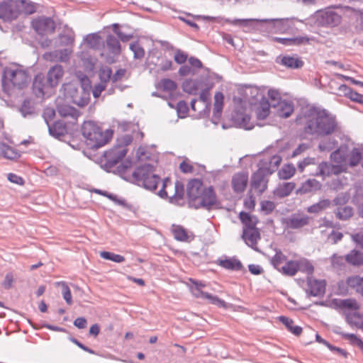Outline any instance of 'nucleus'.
<instances>
[{
    "instance_id": "obj_1",
    "label": "nucleus",
    "mask_w": 363,
    "mask_h": 363,
    "mask_svg": "<svg viewBox=\"0 0 363 363\" xmlns=\"http://www.w3.org/2000/svg\"><path fill=\"white\" fill-rule=\"evenodd\" d=\"M296 123L303 132L313 136H345L336 116L328 110L312 106L297 116Z\"/></svg>"
},
{
    "instance_id": "obj_2",
    "label": "nucleus",
    "mask_w": 363,
    "mask_h": 363,
    "mask_svg": "<svg viewBox=\"0 0 363 363\" xmlns=\"http://www.w3.org/2000/svg\"><path fill=\"white\" fill-rule=\"evenodd\" d=\"M363 147H354L349 152L347 147H340L330 155L333 164L322 162L319 164L320 174L323 177L337 175L345 172L348 167L357 166L362 158Z\"/></svg>"
},
{
    "instance_id": "obj_3",
    "label": "nucleus",
    "mask_w": 363,
    "mask_h": 363,
    "mask_svg": "<svg viewBox=\"0 0 363 363\" xmlns=\"http://www.w3.org/2000/svg\"><path fill=\"white\" fill-rule=\"evenodd\" d=\"M132 143L131 138H117L116 145L109 150L106 157L111 166L116 165L121 162L118 167V169L121 173H125L131 169L133 162L130 159L123 160L128 152V146Z\"/></svg>"
},
{
    "instance_id": "obj_4",
    "label": "nucleus",
    "mask_w": 363,
    "mask_h": 363,
    "mask_svg": "<svg viewBox=\"0 0 363 363\" xmlns=\"http://www.w3.org/2000/svg\"><path fill=\"white\" fill-rule=\"evenodd\" d=\"M29 82V75L26 70L19 67H6L2 72L1 84L3 91L9 93L13 89H23Z\"/></svg>"
},
{
    "instance_id": "obj_5",
    "label": "nucleus",
    "mask_w": 363,
    "mask_h": 363,
    "mask_svg": "<svg viewBox=\"0 0 363 363\" xmlns=\"http://www.w3.org/2000/svg\"><path fill=\"white\" fill-rule=\"evenodd\" d=\"M156 167L139 165L133 172V177L138 185H142L149 190H155L161 179L155 173Z\"/></svg>"
},
{
    "instance_id": "obj_6",
    "label": "nucleus",
    "mask_w": 363,
    "mask_h": 363,
    "mask_svg": "<svg viewBox=\"0 0 363 363\" xmlns=\"http://www.w3.org/2000/svg\"><path fill=\"white\" fill-rule=\"evenodd\" d=\"M160 153L155 145H140L135 150V158L139 165L156 167L159 161Z\"/></svg>"
},
{
    "instance_id": "obj_7",
    "label": "nucleus",
    "mask_w": 363,
    "mask_h": 363,
    "mask_svg": "<svg viewBox=\"0 0 363 363\" xmlns=\"http://www.w3.org/2000/svg\"><path fill=\"white\" fill-rule=\"evenodd\" d=\"M65 96L70 101L80 107H84L89 102V93L82 86L69 83L65 85Z\"/></svg>"
},
{
    "instance_id": "obj_8",
    "label": "nucleus",
    "mask_w": 363,
    "mask_h": 363,
    "mask_svg": "<svg viewBox=\"0 0 363 363\" xmlns=\"http://www.w3.org/2000/svg\"><path fill=\"white\" fill-rule=\"evenodd\" d=\"M184 193V187L182 182H176L173 184L170 179H167L163 181L162 188L159 194L161 197L177 200L182 198Z\"/></svg>"
},
{
    "instance_id": "obj_9",
    "label": "nucleus",
    "mask_w": 363,
    "mask_h": 363,
    "mask_svg": "<svg viewBox=\"0 0 363 363\" xmlns=\"http://www.w3.org/2000/svg\"><path fill=\"white\" fill-rule=\"evenodd\" d=\"M349 288L363 296V277L357 275L351 276L347 277L345 281H340L337 283V293L340 295L347 294Z\"/></svg>"
},
{
    "instance_id": "obj_10",
    "label": "nucleus",
    "mask_w": 363,
    "mask_h": 363,
    "mask_svg": "<svg viewBox=\"0 0 363 363\" xmlns=\"http://www.w3.org/2000/svg\"><path fill=\"white\" fill-rule=\"evenodd\" d=\"M19 14L20 9L15 0H8L0 4V19L11 21L16 19Z\"/></svg>"
},
{
    "instance_id": "obj_11",
    "label": "nucleus",
    "mask_w": 363,
    "mask_h": 363,
    "mask_svg": "<svg viewBox=\"0 0 363 363\" xmlns=\"http://www.w3.org/2000/svg\"><path fill=\"white\" fill-rule=\"evenodd\" d=\"M33 28L39 35H45L53 33L55 30L56 25L53 19L50 17L40 16L32 21Z\"/></svg>"
},
{
    "instance_id": "obj_12",
    "label": "nucleus",
    "mask_w": 363,
    "mask_h": 363,
    "mask_svg": "<svg viewBox=\"0 0 363 363\" xmlns=\"http://www.w3.org/2000/svg\"><path fill=\"white\" fill-rule=\"evenodd\" d=\"M341 16L332 10L320 11L317 16L318 25L325 27H335L341 22Z\"/></svg>"
},
{
    "instance_id": "obj_13",
    "label": "nucleus",
    "mask_w": 363,
    "mask_h": 363,
    "mask_svg": "<svg viewBox=\"0 0 363 363\" xmlns=\"http://www.w3.org/2000/svg\"><path fill=\"white\" fill-rule=\"evenodd\" d=\"M64 75V69L60 65H55L51 67L46 77L47 84L50 88L57 86Z\"/></svg>"
},
{
    "instance_id": "obj_14",
    "label": "nucleus",
    "mask_w": 363,
    "mask_h": 363,
    "mask_svg": "<svg viewBox=\"0 0 363 363\" xmlns=\"http://www.w3.org/2000/svg\"><path fill=\"white\" fill-rule=\"evenodd\" d=\"M232 121L238 128L251 130L253 128L250 123V116L240 110H235L232 113Z\"/></svg>"
},
{
    "instance_id": "obj_15",
    "label": "nucleus",
    "mask_w": 363,
    "mask_h": 363,
    "mask_svg": "<svg viewBox=\"0 0 363 363\" xmlns=\"http://www.w3.org/2000/svg\"><path fill=\"white\" fill-rule=\"evenodd\" d=\"M307 285V291L313 296H321L325 292L326 281L324 279H316L312 277H308Z\"/></svg>"
},
{
    "instance_id": "obj_16",
    "label": "nucleus",
    "mask_w": 363,
    "mask_h": 363,
    "mask_svg": "<svg viewBox=\"0 0 363 363\" xmlns=\"http://www.w3.org/2000/svg\"><path fill=\"white\" fill-rule=\"evenodd\" d=\"M248 184V173L238 172L235 174L231 180L232 188L236 194L242 193Z\"/></svg>"
},
{
    "instance_id": "obj_17",
    "label": "nucleus",
    "mask_w": 363,
    "mask_h": 363,
    "mask_svg": "<svg viewBox=\"0 0 363 363\" xmlns=\"http://www.w3.org/2000/svg\"><path fill=\"white\" fill-rule=\"evenodd\" d=\"M197 201L201 206L206 208L216 205L218 200L213 186H206Z\"/></svg>"
},
{
    "instance_id": "obj_18",
    "label": "nucleus",
    "mask_w": 363,
    "mask_h": 363,
    "mask_svg": "<svg viewBox=\"0 0 363 363\" xmlns=\"http://www.w3.org/2000/svg\"><path fill=\"white\" fill-rule=\"evenodd\" d=\"M206 187L200 179H191L187 185V195L189 198L193 201H196L201 197Z\"/></svg>"
},
{
    "instance_id": "obj_19",
    "label": "nucleus",
    "mask_w": 363,
    "mask_h": 363,
    "mask_svg": "<svg viewBox=\"0 0 363 363\" xmlns=\"http://www.w3.org/2000/svg\"><path fill=\"white\" fill-rule=\"evenodd\" d=\"M272 107L277 109L278 116L284 118H289L294 111V103L286 100L273 103Z\"/></svg>"
},
{
    "instance_id": "obj_20",
    "label": "nucleus",
    "mask_w": 363,
    "mask_h": 363,
    "mask_svg": "<svg viewBox=\"0 0 363 363\" xmlns=\"http://www.w3.org/2000/svg\"><path fill=\"white\" fill-rule=\"evenodd\" d=\"M268 179L265 177L263 170L258 169L252 176V187L262 194L267 189Z\"/></svg>"
},
{
    "instance_id": "obj_21",
    "label": "nucleus",
    "mask_w": 363,
    "mask_h": 363,
    "mask_svg": "<svg viewBox=\"0 0 363 363\" xmlns=\"http://www.w3.org/2000/svg\"><path fill=\"white\" fill-rule=\"evenodd\" d=\"M269 22V26L272 31L274 33H284L291 28V21L289 18H276L266 20Z\"/></svg>"
},
{
    "instance_id": "obj_22",
    "label": "nucleus",
    "mask_w": 363,
    "mask_h": 363,
    "mask_svg": "<svg viewBox=\"0 0 363 363\" xmlns=\"http://www.w3.org/2000/svg\"><path fill=\"white\" fill-rule=\"evenodd\" d=\"M194 296L196 298H201L208 299L212 304L217 305L223 308H228L229 305L223 300L219 298L216 296H213L207 292H204L202 289H191Z\"/></svg>"
},
{
    "instance_id": "obj_23",
    "label": "nucleus",
    "mask_w": 363,
    "mask_h": 363,
    "mask_svg": "<svg viewBox=\"0 0 363 363\" xmlns=\"http://www.w3.org/2000/svg\"><path fill=\"white\" fill-rule=\"evenodd\" d=\"M82 136H103L101 127L92 121H84L82 125Z\"/></svg>"
},
{
    "instance_id": "obj_24",
    "label": "nucleus",
    "mask_w": 363,
    "mask_h": 363,
    "mask_svg": "<svg viewBox=\"0 0 363 363\" xmlns=\"http://www.w3.org/2000/svg\"><path fill=\"white\" fill-rule=\"evenodd\" d=\"M48 88L50 87L47 84L45 75L42 73L38 74L35 77L33 82V91L35 95L38 98L43 97L45 95V89Z\"/></svg>"
},
{
    "instance_id": "obj_25",
    "label": "nucleus",
    "mask_w": 363,
    "mask_h": 363,
    "mask_svg": "<svg viewBox=\"0 0 363 363\" xmlns=\"http://www.w3.org/2000/svg\"><path fill=\"white\" fill-rule=\"evenodd\" d=\"M242 238L248 246L255 250L257 249V242L260 239V234L257 228H244Z\"/></svg>"
},
{
    "instance_id": "obj_26",
    "label": "nucleus",
    "mask_w": 363,
    "mask_h": 363,
    "mask_svg": "<svg viewBox=\"0 0 363 363\" xmlns=\"http://www.w3.org/2000/svg\"><path fill=\"white\" fill-rule=\"evenodd\" d=\"M223 100L224 95L222 92L218 91L215 94L213 113L211 118V121L214 124H218L221 118L223 108Z\"/></svg>"
},
{
    "instance_id": "obj_27",
    "label": "nucleus",
    "mask_w": 363,
    "mask_h": 363,
    "mask_svg": "<svg viewBox=\"0 0 363 363\" xmlns=\"http://www.w3.org/2000/svg\"><path fill=\"white\" fill-rule=\"evenodd\" d=\"M310 218L306 215L296 214L291 216L286 221L287 228L298 229L308 225Z\"/></svg>"
},
{
    "instance_id": "obj_28",
    "label": "nucleus",
    "mask_w": 363,
    "mask_h": 363,
    "mask_svg": "<svg viewBox=\"0 0 363 363\" xmlns=\"http://www.w3.org/2000/svg\"><path fill=\"white\" fill-rule=\"evenodd\" d=\"M277 62L290 69H300L304 65V62L301 58L289 55L279 57L277 60Z\"/></svg>"
},
{
    "instance_id": "obj_29",
    "label": "nucleus",
    "mask_w": 363,
    "mask_h": 363,
    "mask_svg": "<svg viewBox=\"0 0 363 363\" xmlns=\"http://www.w3.org/2000/svg\"><path fill=\"white\" fill-rule=\"evenodd\" d=\"M171 231L174 238L181 242H189L194 238L192 233L187 231L184 227L178 225H172Z\"/></svg>"
},
{
    "instance_id": "obj_30",
    "label": "nucleus",
    "mask_w": 363,
    "mask_h": 363,
    "mask_svg": "<svg viewBox=\"0 0 363 363\" xmlns=\"http://www.w3.org/2000/svg\"><path fill=\"white\" fill-rule=\"evenodd\" d=\"M0 156L9 160H16L21 157V152L6 143H0Z\"/></svg>"
},
{
    "instance_id": "obj_31",
    "label": "nucleus",
    "mask_w": 363,
    "mask_h": 363,
    "mask_svg": "<svg viewBox=\"0 0 363 363\" xmlns=\"http://www.w3.org/2000/svg\"><path fill=\"white\" fill-rule=\"evenodd\" d=\"M274 41L284 46H299L309 43L307 37L298 36L295 38H275Z\"/></svg>"
},
{
    "instance_id": "obj_32",
    "label": "nucleus",
    "mask_w": 363,
    "mask_h": 363,
    "mask_svg": "<svg viewBox=\"0 0 363 363\" xmlns=\"http://www.w3.org/2000/svg\"><path fill=\"white\" fill-rule=\"evenodd\" d=\"M270 104L269 100L266 97H262L258 106L256 108V116L257 120H264L267 118L270 113Z\"/></svg>"
},
{
    "instance_id": "obj_33",
    "label": "nucleus",
    "mask_w": 363,
    "mask_h": 363,
    "mask_svg": "<svg viewBox=\"0 0 363 363\" xmlns=\"http://www.w3.org/2000/svg\"><path fill=\"white\" fill-rule=\"evenodd\" d=\"M48 126L51 136H65L67 133V127L63 121H55L52 125L48 123Z\"/></svg>"
},
{
    "instance_id": "obj_34",
    "label": "nucleus",
    "mask_w": 363,
    "mask_h": 363,
    "mask_svg": "<svg viewBox=\"0 0 363 363\" xmlns=\"http://www.w3.org/2000/svg\"><path fill=\"white\" fill-rule=\"evenodd\" d=\"M334 304L342 310H350L357 311L359 309L360 306L357 301L354 298H347L343 300L335 299Z\"/></svg>"
},
{
    "instance_id": "obj_35",
    "label": "nucleus",
    "mask_w": 363,
    "mask_h": 363,
    "mask_svg": "<svg viewBox=\"0 0 363 363\" xmlns=\"http://www.w3.org/2000/svg\"><path fill=\"white\" fill-rule=\"evenodd\" d=\"M111 138H84V143L88 150H97L107 143Z\"/></svg>"
},
{
    "instance_id": "obj_36",
    "label": "nucleus",
    "mask_w": 363,
    "mask_h": 363,
    "mask_svg": "<svg viewBox=\"0 0 363 363\" xmlns=\"http://www.w3.org/2000/svg\"><path fill=\"white\" fill-rule=\"evenodd\" d=\"M106 43L109 52L114 55H119L121 52V46L117 37L112 34L106 36Z\"/></svg>"
},
{
    "instance_id": "obj_37",
    "label": "nucleus",
    "mask_w": 363,
    "mask_h": 363,
    "mask_svg": "<svg viewBox=\"0 0 363 363\" xmlns=\"http://www.w3.org/2000/svg\"><path fill=\"white\" fill-rule=\"evenodd\" d=\"M57 111L62 117L70 116L74 119H77L79 116V111L75 108L65 104H57Z\"/></svg>"
},
{
    "instance_id": "obj_38",
    "label": "nucleus",
    "mask_w": 363,
    "mask_h": 363,
    "mask_svg": "<svg viewBox=\"0 0 363 363\" xmlns=\"http://www.w3.org/2000/svg\"><path fill=\"white\" fill-rule=\"evenodd\" d=\"M296 184L294 182H285L279 184L274 190V194L280 198L288 196L294 190Z\"/></svg>"
},
{
    "instance_id": "obj_39",
    "label": "nucleus",
    "mask_w": 363,
    "mask_h": 363,
    "mask_svg": "<svg viewBox=\"0 0 363 363\" xmlns=\"http://www.w3.org/2000/svg\"><path fill=\"white\" fill-rule=\"evenodd\" d=\"M314 270V266L309 259L305 257H301L298 259V272L311 276Z\"/></svg>"
},
{
    "instance_id": "obj_40",
    "label": "nucleus",
    "mask_w": 363,
    "mask_h": 363,
    "mask_svg": "<svg viewBox=\"0 0 363 363\" xmlns=\"http://www.w3.org/2000/svg\"><path fill=\"white\" fill-rule=\"evenodd\" d=\"M282 274L289 277L295 276L298 272V259L286 262L279 271Z\"/></svg>"
},
{
    "instance_id": "obj_41",
    "label": "nucleus",
    "mask_w": 363,
    "mask_h": 363,
    "mask_svg": "<svg viewBox=\"0 0 363 363\" xmlns=\"http://www.w3.org/2000/svg\"><path fill=\"white\" fill-rule=\"evenodd\" d=\"M346 320L351 326L363 330V315L359 313H350L346 315Z\"/></svg>"
},
{
    "instance_id": "obj_42",
    "label": "nucleus",
    "mask_w": 363,
    "mask_h": 363,
    "mask_svg": "<svg viewBox=\"0 0 363 363\" xmlns=\"http://www.w3.org/2000/svg\"><path fill=\"white\" fill-rule=\"evenodd\" d=\"M157 88L163 91L173 92L177 89V84L172 79L164 78L157 83Z\"/></svg>"
},
{
    "instance_id": "obj_43",
    "label": "nucleus",
    "mask_w": 363,
    "mask_h": 363,
    "mask_svg": "<svg viewBox=\"0 0 363 363\" xmlns=\"http://www.w3.org/2000/svg\"><path fill=\"white\" fill-rule=\"evenodd\" d=\"M18 2L20 13L23 12L25 14H33L36 11V7L34 3L27 0H15Z\"/></svg>"
},
{
    "instance_id": "obj_44",
    "label": "nucleus",
    "mask_w": 363,
    "mask_h": 363,
    "mask_svg": "<svg viewBox=\"0 0 363 363\" xmlns=\"http://www.w3.org/2000/svg\"><path fill=\"white\" fill-rule=\"evenodd\" d=\"M346 261L355 266L363 264V253L357 250H352L345 257Z\"/></svg>"
},
{
    "instance_id": "obj_45",
    "label": "nucleus",
    "mask_w": 363,
    "mask_h": 363,
    "mask_svg": "<svg viewBox=\"0 0 363 363\" xmlns=\"http://www.w3.org/2000/svg\"><path fill=\"white\" fill-rule=\"evenodd\" d=\"M319 188L320 183L315 179H310L303 182L297 191L300 194H306Z\"/></svg>"
},
{
    "instance_id": "obj_46",
    "label": "nucleus",
    "mask_w": 363,
    "mask_h": 363,
    "mask_svg": "<svg viewBox=\"0 0 363 363\" xmlns=\"http://www.w3.org/2000/svg\"><path fill=\"white\" fill-rule=\"evenodd\" d=\"M336 218L341 220L350 219L354 214L353 208L350 206L338 207L335 211Z\"/></svg>"
},
{
    "instance_id": "obj_47",
    "label": "nucleus",
    "mask_w": 363,
    "mask_h": 363,
    "mask_svg": "<svg viewBox=\"0 0 363 363\" xmlns=\"http://www.w3.org/2000/svg\"><path fill=\"white\" fill-rule=\"evenodd\" d=\"M279 320L287 328V329L296 335H299L302 333V328L298 325H294L292 319L285 317L280 316Z\"/></svg>"
},
{
    "instance_id": "obj_48",
    "label": "nucleus",
    "mask_w": 363,
    "mask_h": 363,
    "mask_svg": "<svg viewBox=\"0 0 363 363\" xmlns=\"http://www.w3.org/2000/svg\"><path fill=\"white\" fill-rule=\"evenodd\" d=\"M296 173V168L291 164H284L278 172V176L281 179H289Z\"/></svg>"
},
{
    "instance_id": "obj_49",
    "label": "nucleus",
    "mask_w": 363,
    "mask_h": 363,
    "mask_svg": "<svg viewBox=\"0 0 363 363\" xmlns=\"http://www.w3.org/2000/svg\"><path fill=\"white\" fill-rule=\"evenodd\" d=\"M286 262V256L284 255L281 250L276 252L275 255L271 259V263L275 269L279 272L281 270L282 264Z\"/></svg>"
},
{
    "instance_id": "obj_50",
    "label": "nucleus",
    "mask_w": 363,
    "mask_h": 363,
    "mask_svg": "<svg viewBox=\"0 0 363 363\" xmlns=\"http://www.w3.org/2000/svg\"><path fill=\"white\" fill-rule=\"evenodd\" d=\"M339 334L342 339L349 341L350 344L359 347L360 350L363 348V341L356 335L344 332H340Z\"/></svg>"
},
{
    "instance_id": "obj_51",
    "label": "nucleus",
    "mask_w": 363,
    "mask_h": 363,
    "mask_svg": "<svg viewBox=\"0 0 363 363\" xmlns=\"http://www.w3.org/2000/svg\"><path fill=\"white\" fill-rule=\"evenodd\" d=\"M330 205V201L328 199H323L319 202L309 206L307 211L311 213H318L321 211L326 209Z\"/></svg>"
},
{
    "instance_id": "obj_52",
    "label": "nucleus",
    "mask_w": 363,
    "mask_h": 363,
    "mask_svg": "<svg viewBox=\"0 0 363 363\" xmlns=\"http://www.w3.org/2000/svg\"><path fill=\"white\" fill-rule=\"evenodd\" d=\"M20 111L24 117L34 114L35 107L31 99H26L23 100Z\"/></svg>"
},
{
    "instance_id": "obj_53",
    "label": "nucleus",
    "mask_w": 363,
    "mask_h": 363,
    "mask_svg": "<svg viewBox=\"0 0 363 363\" xmlns=\"http://www.w3.org/2000/svg\"><path fill=\"white\" fill-rule=\"evenodd\" d=\"M182 89L186 93L196 95L199 89L198 83L192 79H186L182 84Z\"/></svg>"
},
{
    "instance_id": "obj_54",
    "label": "nucleus",
    "mask_w": 363,
    "mask_h": 363,
    "mask_svg": "<svg viewBox=\"0 0 363 363\" xmlns=\"http://www.w3.org/2000/svg\"><path fill=\"white\" fill-rule=\"evenodd\" d=\"M56 286L62 287V294L64 299L68 305L72 304V297L71 291L67 285V284L65 281H58L56 282Z\"/></svg>"
},
{
    "instance_id": "obj_55",
    "label": "nucleus",
    "mask_w": 363,
    "mask_h": 363,
    "mask_svg": "<svg viewBox=\"0 0 363 363\" xmlns=\"http://www.w3.org/2000/svg\"><path fill=\"white\" fill-rule=\"evenodd\" d=\"M100 256L104 259L111 260L116 263H121L125 260V257L121 255L106 251L101 252Z\"/></svg>"
},
{
    "instance_id": "obj_56",
    "label": "nucleus",
    "mask_w": 363,
    "mask_h": 363,
    "mask_svg": "<svg viewBox=\"0 0 363 363\" xmlns=\"http://www.w3.org/2000/svg\"><path fill=\"white\" fill-rule=\"evenodd\" d=\"M239 218L242 223L245 225V228H255L257 221L247 213L240 212L239 214Z\"/></svg>"
},
{
    "instance_id": "obj_57",
    "label": "nucleus",
    "mask_w": 363,
    "mask_h": 363,
    "mask_svg": "<svg viewBox=\"0 0 363 363\" xmlns=\"http://www.w3.org/2000/svg\"><path fill=\"white\" fill-rule=\"evenodd\" d=\"M220 265L227 269L239 270L242 268L241 262L235 259H229L221 261Z\"/></svg>"
},
{
    "instance_id": "obj_58",
    "label": "nucleus",
    "mask_w": 363,
    "mask_h": 363,
    "mask_svg": "<svg viewBox=\"0 0 363 363\" xmlns=\"http://www.w3.org/2000/svg\"><path fill=\"white\" fill-rule=\"evenodd\" d=\"M213 84L207 86L206 88L203 89L201 94H200V100L202 101L206 106V108L208 110V111H210V107H211V99H210V90L212 89Z\"/></svg>"
},
{
    "instance_id": "obj_59",
    "label": "nucleus",
    "mask_w": 363,
    "mask_h": 363,
    "mask_svg": "<svg viewBox=\"0 0 363 363\" xmlns=\"http://www.w3.org/2000/svg\"><path fill=\"white\" fill-rule=\"evenodd\" d=\"M99 75L101 82L106 84L112 78V69L108 66L102 67L99 70Z\"/></svg>"
},
{
    "instance_id": "obj_60",
    "label": "nucleus",
    "mask_w": 363,
    "mask_h": 363,
    "mask_svg": "<svg viewBox=\"0 0 363 363\" xmlns=\"http://www.w3.org/2000/svg\"><path fill=\"white\" fill-rule=\"evenodd\" d=\"M130 49L134 54L135 59H142L145 56V50L138 42H134L130 44Z\"/></svg>"
},
{
    "instance_id": "obj_61",
    "label": "nucleus",
    "mask_w": 363,
    "mask_h": 363,
    "mask_svg": "<svg viewBox=\"0 0 363 363\" xmlns=\"http://www.w3.org/2000/svg\"><path fill=\"white\" fill-rule=\"evenodd\" d=\"M100 39L101 38L97 33H91L86 35L85 40L91 48L96 49L100 45Z\"/></svg>"
},
{
    "instance_id": "obj_62",
    "label": "nucleus",
    "mask_w": 363,
    "mask_h": 363,
    "mask_svg": "<svg viewBox=\"0 0 363 363\" xmlns=\"http://www.w3.org/2000/svg\"><path fill=\"white\" fill-rule=\"evenodd\" d=\"M188 55L180 49H176L174 56V61L179 64L182 65L188 60Z\"/></svg>"
},
{
    "instance_id": "obj_63",
    "label": "nucleus",
    "mask_w": 363,
    "mask_h": 363,
    "mask_svg": "<svg viewBox=\"0 0 363 363\" xmlns=\"http://www.w3.org/2000/svg\"><path fill=\"white\" fill-rule=\"evenodd\" d=\"M59 38L60 39L61 44L64 45H72L74 41V35L72 32L60 34Z\"/></svg>"
},
{
    "instance_id": "obj_64",
    "label": "nucleus",
    "mask_w": 363,
    "mask_h": 363,
    "mask_svg": "<svg viewBox=\"0 0 363 363\" xmlns=\"http://www.w3.org/2000/svg\"><path fill=\"white\" fill-rule=\"evenodd\" d=\"M177 111L179 117L184 118L189 111V107L186 101L182 100L177 103Z\"/></svg>"
}]
</instances>
